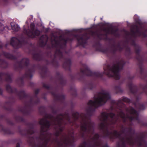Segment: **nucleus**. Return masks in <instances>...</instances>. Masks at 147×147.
<instances>
[{"mask_svg": "<svg viewBox=\"0 0 147 147\" xmlns=\"http://www.w3.org/2000/svg\"><path fill=\"white\" fill-rule=\"evenodd\" d=\"M119 70V66H114L112 69L109 71V73L107 74L109 76L114 77L118 79L117 77L118 76V72Z\"/></svg>", "mask_w": 147, "mask_h": 147, "instance_id": "nucleus-2", "label": "nucleus"}, {"mask_svg": "<svg viewBox=\"0 0 147 147\" xmlns=\"http://www.w3.org/2000/svg\"><path fill=\"white\" fill-rule=\"evenodd\" d=\"M130 113L132 115V116L133 117V118H130L131 119H137L136 117L138 115V113L134 109L131 108L130 111Z\"/></svg>", "mask_w": 147, "mask_h": 147, "instance_id": "nucleus-4", "label": "nucleus"}, {"mask_svg": "<svg viewBox=\"0 0 147 147\" xmlns=\"http://www.w3.org/2000/svg\"><path fill=\"white\" fill-rule=\"evenodd\" d=\"M110 98L109 93L106 92H102L100 94L97 98H95L94 101H90L88 105L95 107L100 106L105 103Z\"/></svg>", "mask_w": 147, "mask_h": 147, "instance_id": "nucleus-1", "label": "nucleus"}, {"mask_svg": "<svg viewBox=\"0 0 147 147\" xmlns=\"http://www.w3.org/2000/svg\"><path fill=\"white\" fill-rule=\"evenodd\" d=\"M101 19L102 20V18H101Z\"/></svg>", "mask_w": 147, "mask_h": 147, "instance_id": "nucleus-17", "label": "nucleus"}, {"mask_svg": "<svg viewBox=\"0 0 147 147\" xmlns=\"http://www.w3.org/2000/svg\"><path fill=\"white\" fill-rule=\"evenodd\" d=\"M20 42L19 40L16 38H13L11 39V44L13 46L18 45Z\"/></svg>", "mask_w": 147, "mask_h": 147, "instance_id": "nucleus-6", "label": "nucleus"}, {"mask_svg": "<svg viewBox=\"0 0 147 147\" xmlns=\"http://www.w3.org/2000/svg\"><path fill=\"white\" fill-rule=\"evenodd\" d=\"M108 115L106 113H104L102 114V117L104 120L105 121L108 117Z\"/></svg>", "mask_w": 147, "mask_h": 147, "instance_id": "nucleus-9", "label": "nucleus"}, {"mask_svg": "<svg viewBox=\"0 0 147 147\" xmlns=\"http://www.w3.org/2000/svg\"><path fill=\"white\" fill-rule=\"evenodd\" d=\"M89 125L88 123L86 122H84V123L83 125H82V129L84 130L85 129H86Z\"/></svg>", "mask_w": 147, "mask_h": 147, "instance_id": "nucleus-8", "label": "nucleus"}, {"mask_svg": "<svg viewBox=\"0 0 147 147\" xmlns=\"http://www.w3.org/2000/svg\"><path fill=\"white\" fill-rule=\"evenodd\" d=\"M100 125H101L100 127H101L102 128L103 127V126L104 125V124H103L102 123Z\"/></svg>", "mask_w": 147, "mask_h": 147, "instance_id": "nucleus-14", "label": "nucleus"}, {"mask_svg": "<svg viewBox=\"0 0 147 147\" xmlns=\"http://www.w3.org/2000/svg\"><path fill=\"white\" fill-rule=\"evenodd\" d=\"M124 100L126 102H129V101L130 100L128 98H125L124 99Z\"/></svg>", "mask_w": 147, "mask_h": 147, "instance_id": "nucleus-10", "label": "nucleus"}, {"mask_svg": "<svg viewBox=\"0 0 147 147\" xmlns=\"http://www.w3.org/2000/svg\"><path fill=\"white\" fill-rule=\"evenodd\" d=\"M114 115V114L113 113H111L110 114V115H109V117H110L111 118H112L113 117Z\"/></svg>", "mask_w": 147, "mask_h": 147, "instance_id": "nucleus-11", "label": "nucleus"}, {"mask_svg": "<svg viewBox=\"0 0 147 147\" xmlns=\"http://www.w3.org/2000/svg\"><path fill=\"white\" fill-rule=\"evenodd\" d=\"M24 31H25V32H26V30L24 29Z\"/></svg>", "mask_w": 147, "mask_h": 147, "instance_id": "nucleus-15", "label": "nucleus"}, {"mask_svg": "<svg viewBox=\"0 0 147 147\" xmlns=\"http://www.w3.org/2000/svg\"><path fill=\"white\" fill-rule=\"evenodd\" d=\"M78 41L79 42L80 41V40H78Z\"/></svg>", "mask_w": 147, "mask_h": 147, "instance_id": "nucleus-16", "label": "nucleus"}, {"mask_svg": "<svg viewBox=\"0 0 147 147\" xmlns=\"http://www.w3.org/2000/svg\"><path fill=\"white\" fill-rule=\"evenodd\" d=\"M122 115H124V114L123 113H121V114L120 115V116L122 117V118H123L124 117L122 116Z\"/></svg>", "mask_w": 147, "mask_h": 147, "instance_id": "nucleus-12", "label": "nucleus"}, {"mask_svg": "<svg viewBox=\"0 0 147 147\" xmlns=\"http://www.w3.org/2000/svg\"><path fill=\"white\" fill-rule=\"evenodd\" d=\"M12 29L14 31H18L20 28L19 26L14 23H11V24Z\"/></svg>", "mask_w": 147, "mask_h": 147, "instance_id": "nucleus-5", "label": "nucleus"}, {"mask_svg": "<svg viewBox=\"0 0 147 147\" xmlns=\"http://www.w3.org/2000/svg\"><path fill=\"white\" fill-rule=\"evenodd\" d=\"M34 24L32 23L31 24L30 27L31 28V31H30L28 33H27V34L31 37L33 38L35 36H38L40 33V31L37 30H36L35 32L34 31Z\"/></svg>", "mask_w": 147, "mask_h": 147, "instance_id": "nucleus-3", "label": "nucleus"}, {"mask_svg": "<svg viewBox=\"0 0 147 147\" xmlns=\"http://www.w3.org/2000/svg\"><path fill=\"white\" fill-rule=\"evenodd\" d=\"M40 124L43 125L45 127H48L49 125V122L47 121L44 119H42L40 120Z\"/></svg>", "mask_w": 147, "mask_h": 147, "instance_id": "nucleus-7", "label": "nucleus"}, {"mask_svg": "<svg viewBox=\"0 0 147 147\" xmlns=\"http://www.w3.org/2000/svg\"><path fill=\"white\" fill-rule=\"evenodd\" d=\"M16 147H20V144L19 143H17Z\"/></svg>", "mask_w": 147, "mask_h": 147, "instance_id": "nucleus-13", "label": "nucleus"}]
</instances>
